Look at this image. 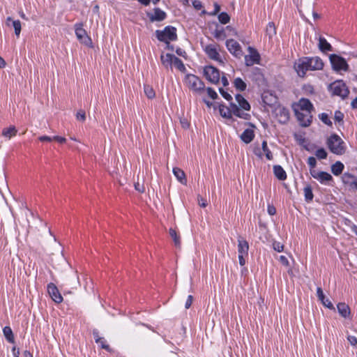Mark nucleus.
Segmentation results:
<instances>
[{"label":"nucleus","instance_id":"13","mask_svg":"<svg viewBox=\"0 0 357 357\" xmlns=\"http://www.w3.org/2000/svg\"><path fill=\"white\" fill-rule=\"evenodd\" d=\"M204 52L211 59L218 61L220 64H224L215 45H207L204 48Z\"/></svg>","mask_w":357,"mask_h":357},{"label":"nucleus","instance_id":"2","mask_svg":"<svg viewBox=\"0 0 357 357\" xmlns=\"http://www.w3.org/2000/svg\"><path fill=\"white\" fill-rule=\"evenodd\" d=\"M324 67L323 61L318 56L303 57L296 63L295 69L299 77H305L307 70H321Z\"/></svg>","mask_w":357,"mask_h":357},{"label":"nucleus","instance_id":"27","mask_svg":"<svg viewBox=\"0 0 357 357\" xmlns=\"http://www.w3.org/2000/svg\"><path fill=\"white\" fill-rule=\"evenodd\" d=\"M175 56L170 53H167L166 54H162L160 56V60L162 65L168 68L169 66H172L173 60L174 59Z\"/></svg>","mask_w":357,"mask_h":357},{"label":"nucleus","instance_id":"35","mask_svg":"<svg viewBox=\"0 0 357 357\" xmlns=\"http://www.w3.org/2000/svg\"><path fill=\"white\" fill-rule=\"evenodd\" d=\"M303 190L305 201L307 202H312L314 197L312 187L310 185H307L304 188Z\"/></svg>","mask_w":357,"mask_h":357},{"label":"nucleus","instance_id":"12","mask_svg":"<svg viewBox=\"0 0 357 357\" xmlns=\"http://www.w3.org/2000/svg\"><path fill=\"white\" fill-rule=\"evenodd\" d=\"M75 35L80 43H84L86 45L91 44V39L87 36L86 31L83 28L82 24H76L75 25Z\"/></svg>","mask_w":357,"mask_h":357},{"label":"nucleus","instance_id":"8","mask_svg":"<svg viewBox=\"0 0 357 357\" xmlns=\"http://www.w3.org/2000/svg\"><path fill=\"white\" fill-rule=\"evenodd\" d=\"M330 62L332 65L333 69L335 71H347L349 70V65L347 63L345 59L343 57L333 54L329 56Z\"/></svg>","mask_w":357,"mask_h":357},{"label":"nucleus","instance_id":"41","mask_svg":"<svg viewBox=\"0 0 357 357\" xmlns=\"http://www.w3.org/2000/svg\"><path fill=\"white\" fill-rule=\"evenodd\" d=\"M315 155L319 160L326 159L328 153L324 148H319L315 152Z\"/></svg>","mask_w":357,"mask_h":357},{"label":"nucleus","instance_id":"30","mask_svg":"<svg viewBox=\"0 0 357 357\" xmlns=\"http://www.w3.org/2000/svg\"><path fill=\"white\" fill-rule=\"evenodd\" d=\"M234 86L236 89L240 92L244 91L247 87L246 83L241 77H236L234 79Z\"/></svg>","mask_w":357,"mask_h":357},{"label":"nucleus","instance_id":"21","mask_svg":"<svg viewBox=\"0 0 357 357\" xmlns=\"http://www.w3.org/2000/svg\"><path fill=\"white\" fill-rule=\"evenodd\" d=\"M6 25L10 26H13L15 30V33L17 37H19L22 30L21 22L19 20H13L12 17H8L6 19Z\"/></svg>","mask_w":357,"mask_h":357},{"label":"nucleus","instance_id":"50","mask_svg":"<svg viewBox=\"0 0 357 357\" xmlns=\"http://www.w3.org/2000/svg\"><path fill=\"white\" fill-rule=\"evenodd\" d=\"M347 340L351 344V345H352L354 347H356L357 346V338H356V337H355L354 335H349L347 337Z\"/></svg>","mask_w":357,"mask_h":357},{"label":"nucleus","instance_id":"54","mask_svg":"<svg viewBox=\"0 0 357 357\" xmlns=\"http://www.w3.org/2000/svg\"><path fill=\"white\" fill-rule=\"evenodd\" d=\"M192 6L196 10H200L203 7L202 2L198 0L192 1Z\"/></svg>","mask_w":357,"mask_h":357},{"label":"nucleus","instance_id":"60","mask_svg":"<svg viewBox=\"0 0 357 357\" xmlns=\"http://www.w3.org/2000/svg\"><path fill=\"white\" fill-rule=\"evenodd\" d=\"M351 189L357 190V176H355V178L353 179L350 185H349Z\"/></svg>","mask_w":357,"mask_h":357},{"label":"nucleus","instance_id":"43","mask_svg":"<svg viewBox=\"0 0 357 357\" xmlns=\"http://www.w3.org/2000/svg\"><path fill=\"white\" fill-rule=\"evenodd\" d=\"M344 114L340 111V110H336L335 112V114H334V119L336 122L339 123H341V124H343L344 123Z\"/></svg>","mask_w":357,"mask_h":357},{"label":"nucleus","instance_id":"22","mask_svg":"<svg viewBox=\"0 0 357 357\" xmlns=\"http://www.w3.org/2000/svg\"><path fill=\"white\" fill-rule=\"evenodd\" d=\"M337 312L340 315L344 318L349 317L351 314V310L347 304L345 303H339L337 305Z\"/></svg>","mask_w":357,"mask_h":357},{"label":"nucleus","instance_id":"62","mask_svg":"<svg viewBox=\"0 0 357 357\" xmlns=\"http://www.w3.org/2000/svg\"><path fill=\"white\" fill-rule=\"evenodd\" d=\"M221 82L225 87L228 86L229 84L227 78L225 75L222 76Z\"/></svg>","mask_w":357,"mask_h":357},{"label":"nucleus","instance_id":"39","mask_svg":"<svg viewBox=\"0 0 357 357\" xmlns=\"http://www.w3.org/2000/svg\"><path fill=\"white\" fill-rule=\"evenodd\" d=\"M169 235L174 240L175 245H179L181 243L180 236L177 234L176 231L174 229L171 228L169 229Z\"/></svg>","mask_w":357,"mask_h":357},{"label":"nucleus","instance_id":"51","mask_svg":"<svg viewBox=\"0 0 357 357\" xmlns=\"http://www.w3.org/2000/svg\"><path fill=\"white\" fill-rule=\"evenodd\" d=\"M102 340H101L100 342H99L101 347L107 351H111L112 349L109 345L106 344V340L103 337H102Z\"/></svg>","mask_w":357,"mask_h":357},{"label":"nucleus","instance_id":"3","mask_svg":"<svg viewBox=\"0 0 357 357\" xmlns=\"http://www.w3.org/2000/svg\"><path fill=\"white\" fill-rule=\"evenodd\" d=\"M326 145L331 153L337 155L344 154L347 150L345 142L335 133L332 134L328 137Z\"/></svg>","mask_w":357,"mask_h":357},{"label":"nucleus","instance_id":"5","mask_svg":"<svg viewBox=\"0 0 357 357\" xmlns=\"http://www.w3.org/2000/svg\"><path fill=\"white\" fill-rule=\"evenodd\" d=\"M310 175L317 179L321 184L333 186L334 183L333 177L328 172L324 171H317L316 169H310Z\"/></svg>","mask_w":357,"mask_h":357},{"label":"nucleus","instance_id":"55","mask_svg":"<svg viewBox=\"0 0 357 357\" xmlns=\"http://www.w3.org/2000/svg\"><path fill=\"white\" fill-rule=\"evenodd\" d=\"M192 301H193V296L192 295H189L188 296V298H187V301L185 302V307L186 309H188L190 307L192 303Z\"/></svg>","mask_w":357,"mask_h":357},{"label":"nucleus","instance_id":"42","mask_svg":"<svg viewBox=\"0 0 357 357\" xmlns=\"http://www.w3.org/2000/svg\"><path fill=\"white\" fill-rule=\"evenodd\" d=\"M144 93L148 98L152 99L155 97V91L149 85H144Z\"/></svg>","mask_w":357,"mask_h":357},{"label":"nucleus","instance_id":"23","mask_svg":"<svg viewBox=\"0 0 357 357\" xmlns=\"http://www.w3.org/2000/svg\"><path fill=\"white\" fill-rule=\"evenodd\" d=\"M255 132L252 129L247 128L241 135V139L245 144L250 143L255 138Z\"/></svg>","mask_w":357,"mask_h":357},{"label":"nucleus","instance_id":"10","mask_svg":"<svg viewBox=\"0 0 357 357\" xmlns=\"http://www.w3.org/2000/svg\"><path fill=\"white\" fill-rule=\"evenodd\" d=\"M248 50L249 52V54L245 56V65L247 66H251L255 63H259L261 58L257 50L255 48L250 46L248 47Z\"/></svg>","mask_w":357,"mask_h":357},{"label":"nucleus","instance_id":"7","mask_svg":"<svg viewBox=\"0 0 357 357\" xmlns=\"http://www.w3.org/2000/svg\"><path fill=\"white\" fill-rule=\"evenodd\" d=\"M329 90L333 95L342 97L345 99L349 93L346 84L342 81H336L329 85Z\"/></svg>","mask_w":357,"mask_h":357},{"label":"nucleus","instance_id":"56","mask_svg":"<svg viewBox=\"0 0 357 357\" xmlns=\"http://www.w3.org/2000/svg\"><path fill=\"white\" fill-rule=\"evenodd\" d=\"M176 53L178 56H182L183 58H186V56H187V54H186L185 51L180 47L176 48Z\"/></svg>","mask_w":357,"mask_h":357},{"label":"nucleus","instance_id":"26","mask_svg":"<svg viewBox=\"0 0 357 357\" xmlns=\"http://www.w3.org/2000/svg\"><path fill=\"white\" fill-rule=\"evenodd\" d=\"M331 172L337 176L342 174L344 169V165L340 161H337L331 165Z\"/></svg>","mask_w":357,"mask_h":357},{"label":"nucleus","instance_id":"32","mask_svg":"<svg viewBox=\"0 0 357 357\" xmlns=\"http://www.w3.org/2000/svg\"><path fill=\"white\" fill-rule=\"evenodd\" d=\"M266 35L268 36L269 39H272L273 37L276 35V27L275 26L274 22H270L266 26Z\"/></svg>","mask_w":357,"mask_h":357},{"label":"nucleus","instance_id":"19","mask_svg":"<svg viewBox=\"0 0 357 357\" xmlns=\"http://www.w3.org/2000/svg\"><path fill=\"white\" fill-rule=\"evenodd\" d=\"M317 296L318 297V299L321 302V303L327 308L331 310H335V308L331 301L327 298L321 289V287H318L317 288Z\"/></svg>","mask_w":357,"mask_h":357},{"label":"nucleus","instance_id":"37","mask_svg":"<svg viewBox=\"0 0 357 357\" xmlns=\"http://www.w3.org/2000/svg\"><path fill=\"white\" fill-rule=\"evenodd\" d=\"M172 64L178 70L182 73H185L186 71V68L183 63V61L178 57L175 56L174 59L173 60Z\"/></svg>","mask_w":357,"mask_h":357},{"label":"nucleus","instance_id":"14","mask_svg":"<svg viewBox=\"0 0 357 357\" xmlns=\"http://www.w3.org/2000/svg\"><path fill=\"white\" fill-rule=\"evenodd\" d=\"M294 112L295 113V116H296L297 120L299 121V123L303 127H307L310 125L312 122V116L310 114H305L303 112H299L298 109L296 107H293Z\"/></svg>","mask_w":357,"mask_h":357},{"label":"nucleus","instance_id":"52","mask_svg":"<svg viewBox=\"0 0 357 357\" xmlns=\"http://www.w3.org/2000/svg\"><path fill=\"white\" fill-rule=\"evenodd\" d=\"M93 336L95 339V342L97 343V344H99V342H100L102 340V337H100L99 336V332L98 331V330H93Z\"/></svg>","mask_w":357,"mask_h":357},{"label":"nucleus","instance_id":"16","mask_svg":"<svg viewBox=\"0 0 357 357\" xmlns=\"http://www.w3.org/2000/svg\"><path fill=\"white\" fill-rule=\"evenodd\" d=\"M146 15L151 22H161L167 18V13L160 8H155L153 9V13L148 12L146 13Z\"/></svg>","mask_w":357,"mask_h":357},{"label":"nucleus","instance_id":"59","mask_svg":"<svg viewBox=\"0 0 357 357\" xmlns=\"http://www.w3.org/2000/svg\"><path fill=\"white\" fill-rule=\"evenodd\" d=\"M53 140H55V141L58 142L60 144H63V143L66 142V139L65 137H60V136H54L53 137Z\"/></svg>","mask_w":357,"mask_h":357},{"label":"nucleus","instance_id":"45","mask_svg":"<svg viewBox=\"0 0 357 357\" xmlns=\"http://www.w3.org/2000/svg\"><path fill=\"white\" fill-rule=\"evenodd\" d=\"M206 91H207V93H208V96L211 98H212L213 100H216V99H218L219 98L218 93L211 87H208L206 89Z\"/></svg>","mask_w":357,"mask_h":357},{"label":"nucleus","instance_id":"17","mask_svg":"<svg viewBox=\"0 0 357 357\" xmlns=\"http://www.w3.org/2000/svg\"><path fill=\"white\" fill-rule=\"evenodd\" d=\"M275 115L278 122L282 124H285L289 119V111L284 107H278L276 108Z\"/></svg>","mask_w":357,"mask_h":357},{"label":"nucleus","instance_id":"63","mask_svg":"<svg viewBox=\"0 0 357 357\" xmlns=\"http://www.w3.org/2000/svg\"><path fill=\"white\" fill-rule=\"evenodd\" d=\"M245 255H238L239 264L243 266L245 264V259H244Z\"/></svg>","mask_w":357,"mask_h":357},{"label":"nucleus","instance_id":"38","mask_svg":"<svg viewBox=\"0 0 357 357\" xmlns=\"http://www.w3.org/2000/svg\"><path fill=\"white\" fill-rule=\"evenodd\" d=\"M218 18L219 22L222 24H227L230 21V16L226 12H222V13H219Z\"/></svg>","mask_w":357,"mask_h":357},{"label":"nucleus","instance_id":"49","mask_svg":"<svg viewBox=\"0 0 357 357\" xmlns=\"http://www.w3.org/2000/svg\"><path fill=\"white\" fill-rule=\"evenodd\" d=\"M220 10V6L218 3H214V10L212 12L208 13L210 16L216 15Z\"/></svg>","mask_w":357,"mask_h":357},{"label":"nucleus","instance_id":"40","mask_svg":"<svg viewBox=\"0 0 357 357\" xmlns=\"http://www.w3.org/2000/svg\"><path fill=\"white\" fill-rule=\"evenodd\" d=\"M319 119L328 126L332 127L333 123L330 120L328 115L326 113H321L319 114Z\"/></svg>","mask_w":357,"mask_h":357},{"label":"nucleus","instance_id":"1","mask_svg":"<svg viewBox=\"0 0 357 357\" xmlns=\"http://www.w3.org/2000/svg\"><path fill=\"white\" fill-rule=\"evenodd\" d=\"M235 98L238 105L234 102H229V107H227L224 102L219 104L220 116L224 119L232 121H234L233 115L245 120H250L251 115L243 111H250L251 105L249 102L240 93H237Z\"/></svg>","mask_w":357,"mask_h":357},{"label":"nucleus","instance_id":"61","mask_svg":"<svg viewBox=\"0 0 357 357\" xmlns=\"http://www.w3.org/2000/svg\"><path fill=\"white\" fill-rule=\"evenodd\" d=\"M12 354L13 357H19L20 356V349L16 347H13L12 348Z\"/></svg>","mask_w":357,"mask_h":357},{"label":"nucleus","instance_id":"34","mask_svg":"<svg viewBox=\"0 0 357 357\" xmlns=\"http://www.w3.org/2000/svg\"><path fill=\"white\" fill-rule=\"evenodd\" d=\"M213 36L216 39L221 40H224L227 37L224 28L222 27L219 29V26L218 24H216V29L213 32Z\"/></svg>","mask_w":357,"mask_h":357},{"label":"nucleus","instance_id":"46","mask_svg":"<svg viewBox=\"0 0 357 357\" xmlns=\"http://www.w3.org/2000/svg\"><path fill=\"white\" fill-rule=\"evenodd\" d=\"M76 119L77 121L84 122L86 120L85 112L82 109H79L76 114Z\"/></svg>","mask_w":357,"mask_h":357},{"label":"nucleus","instance_id":"11","mask_svg":"<svg viewBox=\"0 0 357 357\" xmlns=\"http://www.w3.org/2000/svg\"><path fill=\"white\" fill-rule=\"evenodd\" d=\"M226 47L229 52L236 58H241L243 54L240 44L234 39L227 40Z\"/></svg>","mask_w":357,"mask_h":357},{"label":"nucleus","instance_id":"9","mask_svg":"<svg viewBox=\"0 0 357 357\" xmlns=\"http://www.w3.org/2000/svg\"><path fill=\"white\" fill-rule=\"evenodd\" d=\"M204 75L206 79L212 84H217L220 82V72L217 68L213 66H205L204 68Z\"/></svg>","mask_w":357,"mask_h":357},{"label":"nucleus","instance_id":"18","mask_svg":"<svg viewBox=\"0 0 357 357\" xmlns=\"http://www.w3.org/2000/svg\"><path fill=\"white\" fill-rule=\"evenodd\" d=\"M296 107L298 109L299 108L301 110L305 111L309 114L313 109V105L310 100L304 98H301L298 103H294L292 107Z\"/></svg>","mask_w":357,"mask_h":357},{"label":"nucleus","instance_id":"53","mask_svg":"<svg viewBox=\"0 0 357 357\" xmlns=\"http://www.w3.org/2000/svg\"><path fill=\"white\" fill-rule=\"evenodd\" d=\"M267 211L270 215H274L276 213V208L273 205L268 204Z\"/></svg>","mask_w":357,"mask_h":357},{"label":"nucleus","instance_id":"29","mask_svg":"<svg viewBox=\"0 0 357 357\" xmlns=\"http://www.w3.org/2000/svg\"><path fill=\"white\" fill-rule=\"evenodd\" d=\"M3 335L6 340L10 343L15 342V337L11 328L8 326H5L3 328Z\"/></svg>","mask_w":357,"mask_h":357},{"label":"nucleus","instance_id":"20","mask_svg":"<svg viewBox=\"0 0 357 357\" xmlns=\"http://www.w3.org/2000/svg\"><path fill=\"white\" fill-rule=\"evenodd\" d=\"M249 244L248 242L242 236L238 237V255H248Z\"/></svg>","mask_w":357,"mask_h":357},{"label":"nucleus","instance_id":"33","mask_svg":"<svg viewBox=\"0 0 357 357\" xmlns=\"http://www.w3.org/2000/svg\"><path fill=\"white\" fill-rule=\"evenodd\" d=\"M354 178H355V175L349 172H344L341 176L342 183L347 185H349Z\"/></svg>","mask_w":357,"mask_h":357},{"label":"nucleus","instance_id":"4","mask_svg":"<svg viewBox=\"0 0 357 357\" xmlns=\"http://www.w3.org/2000/svg\"><path fill=\"white\" fill-rule=\"evenodd\" d=\"M155 35L157 39L163 43L176 41L178 39L176 29L173 26H167L163 30H156Z\"/></svg>","mask_w":357,"mask_h":357},{"label":"nucleus","instance_id":"24","mask_svg":"<svg viewBox=\"0 0 357 357\" xmlns=\"http://www.w3.org/2000/svg\"><path fill=\"white\" fill-rule=\"evenodd\" d=\"M273 173L275 177L280 181H284L287 178V174L282 166L276 165L273 166Z\"/></svg>","mask_w":357,"mask_h":357},{"label":"nucleus","instance_id":"31","mask_svg":"<svg viewBox=\"0 0 357 357\" xmlns=\"http://www.w3.org/2000/svg\"><path fill=\"white\" fill-rule=\"evenodd\" d=\"M17 134V130L15 126H10L9 128H6L2 131V135L8 139H10L11 137L15 136Z\"/></svg>","mask_w":357,"mask_h":357},{"label":"nucleus","instance_id":"64","mask_svg":"<svg viewBox=\"0 0 357 357\" xmlns=\"http://www.w3.org/2000/svg\"><path fill=\"white\" fill-rule=\"evenodd\" d=\"M255 155H256L257 157L261 158L262 157V153L261 152V150L259 148H255L253 151Z\"/></svg>","mask_w":357,"mask_h":357},{"label":"nucleus","instance_id":"15","mask_svg":"<svg viewBox=\"0 0 357 357\" xmlns=\"http://www.w3.org/2000/svg\"><path fill=\"white\" fill-rule=\"evenodd\" d=\"M47 292L56 303H61L63 301V297L54 283L51 282L47 284Z\"/></svg>","mask_w":357,"mask_h":357},{"label":"nucleus","instance_id":"28","mask_svg":"<svg viewBox=\"0 0 357 357\" xmlns=\"http://www.w3.org/2000/svg\"><path fill=\"white\" fill-rule=\"evenodd\" d=\"M173 174L177 180L182 184H185L187 179L185 178V172L178 167H174L173 169Z\"/></svg>","mask_w":357,"mask_h":357},{"label":"nucleus","instance_id":"44","mask_svg":"<svg viewBox=\"0 0 357 357\" xmlns=\"http://www.w3.org/2000/svg\"><path fill=\"white\" fill-rule=\"evenodd\" d=\"M219 92L221 94V96L227 101L232 102L233 98L232 96L224 89L219 88Z\"/></svg>","mask_w":357,"mask_h":357},{"label":"nucleus","instance_id":"6","mask_svg":"<svg viewBox=\"0 0 357 357\" xmlns=\"http://www.w3.org/2000/svg\"><path fill=\"white\" fill-rule=\"evenodd\" d=\"M185 82L188 86L197 92L204 91L205 84L199 77L193 74H188L185 77Z\"/></svg>","mask_w":357,"mask_h":357},{"label":"nucleus","instance_id":"58","mask_svg":"<svg viewBox=\"0 0 357 357\" xmlns=\"http://www.w3.org/2000/svg\"><path fill=\"white\" fill-rule=\"evenodd\" d=\"M38 139L40 141V142H50L53 140V137H49V136H46V135H43V136H40L38 137Z\"/></svg>","mask_w":357,"mask_h":357},{"label":"nucleus","instance_id":"25","mask_svg":"<svg viewBox=\"0 0 357 357\" xmlns=\"http://www.w3.org/2000/svg\"><path fill=\"white\" fill-rule=\"evenodd\" d=\"M319 48L322 52L333 51L332 45L324 37H319Z\"/></svg>","mask_w":357,"mask_h":357},{"label":"nucleus","instance_id":"47","mask_svg":"<svg viewBox=\"0 0 357 357\" xmlns=\"http://www.w3.org/2000/svg\"><path fill=\"white\" fill-rule=\"evenodd\" d=\"M307 165L310 166V169H315L317 165V160L314 157L310 156L307 158Z\"/></svg>","mask_w":357,"mask_h":357},{"label":"nucleus","instance_id":"48","mask_svg":"<svg viewBox=\"0 0 357 357\" xmlns=\"http://www.w3.org/2000/svg\"><path fill=\"white\" fill-rule=\"evenodd\" d=\"M273 249L279 252H281L284 250V245H282L280 242L275 241L273 243Z\"/></svg>","mask_w":357,"mask_h":357},{"label":"nucleus","instance_id":"36","mask_svg":"<svg viewBox=\"0 0 357 357\" xmlns=\"http://www.w3.org/2000/svg\"><path fill=\"white\" fill-rule=\"evenodd\" d=\"M261 149L264 153H265L266 158L268 160H271L273 158V154L271 150L268 149L267 145V142L264 140L261 144Z\"/></svg>","mask_w":357,"mask_h":357},{"label":"nucleus","instance_id":"57","mask_svg":"<svg viewBox=\"0 0 357 357\" xmlns=\"http://www.w3.org/2000/svg\"><path fill=\"white\" fill-rule=\"evenodd\" d=\"M279 261L284 266H289V261L285 256H284V255L280 256Z\"/></svg>","mask_w":357,"mask_h":357}]
</instances>
